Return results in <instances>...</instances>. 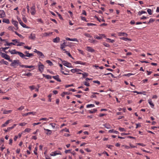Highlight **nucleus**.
I'll return each instance as SVG.
<instances>
[{
	"label": "nucleus",
	"mask_w": 159,
	"mask_h": 159,
	"mask_svg": "<svg viewBox=\"0 0 159 159\" xmlns=\"http://www.w3.org/2000/svg\"><path fill=\"white\" fill-rule=\"evenodd\" d=\"M19 53L20 54V56L22 58H24L25 59H27L28 58L26 57H30L33 56V54L30 53L28 51H25V54H24L21 52V53Z\"/></svg>",
	"instance_id": "f257e3e1"
},
{
	"label": "nucleus",
	"mask_w": 159,
	"mask_h": 159,
	"mask_svg": "<svg viewBox=\"0 0 159 159\" xmlns=\"http://www.w3.org/2000/svg\"><path fill=\"white\" fill-rule=\"evenodd\" d=\"M38 70L41 73H42L44 69V66L40 62L38 63Z\"/></svg>",
	"instance_id": "f03ea898"
},
{
	"label": "nucleus",
	"mask_w": 159,
	"mask_h": 159,
	"mask_svg": "<svg viewBox=\"0 0 159 159\" xmlns=\"http://www.w3.org/2000/svg\"><path fill=\"white\" fill-rule=\"evenodd\" d=\"M1 56L5 59L8 60L9 61H11L12 60L10 59V57L7 54L2 52L0 53Z\"/></svg>",
	"instance_id": "7ed1b4c3"
},
{
	"label": "nucleus",
	"mask_w": 159,
	"mask_h": 159,
	"mask_svg": "<svg viewBox=\"0 0 159 159\" xmlns=\"http://www.w3.org/2000/svg\"><path fill=\"white\" fill-rule=\"evenodd\" d=\"M12 63L10 65L11 66L16 67L19 63V61L18 60H14L12 61Z\"/></svg>",
	"instance_id": "20e7f679"
},
{
	"label": "nucleus",
	"mask_w": 159,
	"mask_h": 159,
	"mask_svg": "<svg viewBox=\"0 0 159 159\" xmlns=\"http://www.w3.org/2000/svg\"><path fill=\"white\" fill-rule=\"evenodd\" d=\"M30 13L32 15H34L36 12L35 10V5H33L32 7L30 8Z\"/></svg>",
	"instance_id": "39448f33"
},
{
	"label": "nucleus",
	"mask_w": 159,
	"mask_h": 159,
	"mask_svg": "<svg viewBox=\"0 0 159 159\" xmlns=\"http://www.w3.org/2000/svg\"><path fill=\"white\" fill-rule=\"evenodd\" d=\"M62 63L64 66L67 67H72V66L71 64L67 61H63L62 62Z\"/></svg>",
	"instance_id": "423d86ee"
},
{
	"label": "nucleus",
	"mask_w": 159,
	"mask_h": 159,
	"mask_svg": "<svg viewBox=\"0 0 159 159\" xmlns=\"http://www.w3.org/2000/svg\"><path fill=\"white\" fill-rule=\"evenodd\" d=\"M61 152L59 151H56L52 152L50 155L52 156H55L57 155H61Z\"/></svg>",
	"instance_id": "0eeeda50"
},
{
	"label": "nucleus",
	"mask_w": 159,
	"mask_h": 159,
	"mask_svg": "<svg viewBox=\"0 0 159 159\" xmlns=\"http://www.w3.org/2000/svg\"><path fill=\"white\" fill-rule=\"evenodd\" d=\"M91 80V79L86 78L85 79V81L83 82V84L87 86H89L90 84L88 82L89 81Z\"/></svg>",
	"instance_id": "6e6552de"
},
{
	"label": "nucleus",
	"mask_w": 159,
	"mask_h": 159,
	"mask_svg": "<svg viewBox=\"0 0 159 159\" xmlns=\"http://www.w3.org/2000/svg\"><path fill=\"white\" fill-rule=\"evenodd\" d=\"M9 52L11 54H18L19 56L20 54L19 53H21L20 52L17 51L15 49L9 50Z\"/></svg>",
	"instance_id": "1a4fd4ad"
},
{
	"label": "nucleus",
	"mask_w": 159,
	"mask_h": 159,
	"mask_svg": "<svg viewBox=\"0 0 159 159\" xmlns=\"http://www.w3.org/2000/svg\"><path fill=\"white\" fill-rule=\"evenodd\" d=\"M11 22L12 24L14 25V26L16 27V28L17 30L18 29V22L16 20H14L13 19H12L11 20Z\"/></svg>",
	"instance_id": "9d476101"
},
{
	"label": "nucleus",
	"mask_w": 159,
	"mask_h": 159,
	"mask_svg": "<svg viewBox=\"0 0 159 159\" xmlns=\"http://www.w3.org/2000/svg\"><path fill=\"white\" fill-rule=\"evenodd\" d=\"M36 112H30L27 113L23 114H22V115L23 116H26L30 114H32L33 115H35L36 114Z\"/></svg>",
	"instance_id": "9b49d317"
},
{
	"label": "nucleus",
	"mask_w": 159,
	"mask_h": 159,
	"mask_svg": "<svg viewBox=\"0 0 159 159\" xmlns=\"http://www.w3.org/2000/svg\"><path fill=\"white\" fill-rule=\"evenodd\" d=\"M86 49L88 52H94V50L91 47H86Z\"/></svg>",
	"instance_id": "f8f14e48"
},
{
	"label": "nucleus",
	"mask_w": 159,
	"mask_h": 159,
	"mask_svg": "<svg viewBox=\"0 0 159 159\" xmlns=\"http://www.w3.org/2000/svg\"><path fill=\"white\" fill-rule=\"evenodd\" d=\"M5 14L3 10H0V17L2 18L5 17Z\"/></svg>",
	"instance_id": "ddd939ff"
},
{
	"label": "nucleus",
	"mask_w": 159,
	"mask_h": 159,
	"mask_svg": "<svg viewBox=\"0 0 159 159\" xmlns=\"http://www.w3.org/2000/svg\"><path fill=\"white\" fill-rule=\"evenodd\" d=\"M37 54L38 55V56L40 58H43L44 57V56L42 53V52L39 51L38 52Z\"/></svg>",
	"instance_id": "4468645a"
},
{
	"label": "nucleus",
	"mask_w": 159,
	"mask_h": 159,
	"mask_svg": "<svg viewBox=\"0 0 159 159\" xmlns=\"http://www.w3.org/2000/svg\"><path fill=\"white\" fill-rule=\"evenodd\" d=\"M35 35L34 34H31L29 37V38L30 39L34 40L35 39Z\"/></svg>",
	"instance_id": "2eb2a0df"
},
{
	"label": "nucleus",
	"mask_w": 159,
	"mask_h": 159,
	"mask_svg": "<svg viewBox=\"0 0 159 159\" xmlns=\"http://www.w3.org/2000/svg\"><path fill=\"white\" fill-rule=\"evenodd\" d=\"M11 120H7L4 124L2 125L1 127H3L6 126L7 125L10 123V121Z\"/></svg>",
	"instance_id": "dca6fc26"
},
{
	"label": "nucleus",
	"mask_w": 159,
	"mask_h": 159,
	"mask_svg": "<svg viewBox=\"0 0 159 159\" xmlns=\"http://www.w3.org/2000/svg\"><path fill=\"white\" fill-rule=\"evenodd\" d=\"M52 77L55 80H57V81L60 82L61 81V80L59 78V76L58 75H57L55 76H52Z\"/></svg>",
	"instance_id": "f3484780"
},
{
	"label": "nucleus",
	"mask_w": 159,
	"mask_h": 159,
	"mask_svg": "<svg viewBox=\"0 0 159 159\" xmlns=\"http://www.w3.org/2000/svg\"><path fill=\"white\" fill-rule=\"evenodd\" d=\"M148 103L149 104L151 107H153L154 106V105L152 103V101L151 99H149L148 100Z\"/></svg>",
	"instance_id": "a211bd4d"
},
{
	"label": "nucleus",
	"mask_w": 159,
	"mask_h": 159,
	"mask_svg": "<svg viewBox=\"0 0 159 159\" xmlns=\"http://www.w3.org/2000/svg\"><path fill=\"white\" fill-rule=\"evenodd\" d=\"M60 41V38L58 37H56L53 40V41L54 43H57L59 42Z\"/></svg>",
	"instance_id": "6ab92c4d"
},
{
	"label": "nucleus",
	"mask_w": 159,
	"mask_h": 159,
	"mask_svg": "<svg viewBox=\"0 0 159 159\" xmlns=\"http://www.w3.org/2000/svg\"><path fill=\"white\" fill-rule=\"evenodd\" d=\"M118 35L119 36H127V34L125 33H122V32H120L118 34Z\"/></svg>",
	"instance_id": "aec40b11"
},
{
	"label": "nucleus",
	"mask_w": 159,
	"mask_h": 159,
	"mask_svg": "<svg viewBox=\"0 0 159 159\" xmlns=\"http://www.w3.org/2000/svg\"><path fill=\"white\" fill-rule=\"evenodd\" d=\"M82 74V79L83 78H86V77L88 76V74L86 73H80V75Z\"/></svg>",
	"instance_id": "412c9836"
},
{
	"label": "nucleus",
	"mask_w": 159,
	"mask_h": 159,
	"mask_svg": "<svg viewBox=\"0 0 159 159\" xmlns=\"http://www.w3.org/2000/svg\"><path fill=\"white\" fill-rule=\"evenodd\" d=\"M66 45L65 44V43L64 42L63 44L61 45V48L63 51H65L66 50L64 49Z\"/></svg>",
	"instance_id": "4be33fe9"
},
{
	"label": "nucleus",
	"mask_w": 159,
	"mask_h": 159,
	"mask_svg": "<svg viewBox=\"0 0 159 159\" xmlns=\"http://www.w3.org/2000/svg\"><path fill=\"white\" fill-rule=\"evenodd\" d=\"M44 130L48 132L46 133V134L47 135H50L52 134V131L51 130H50L49 129H46L45 128H44Z\"/></svg>",
	"instance_id": "5701e85b"
},
{
	"label": "nucleus",
	"mask_w": 159,
	"mask_h": 159,
	"mask_svg": "<svg viewBox=\"0 0 159 159\" xmlns=\"http://www.w3.org/2000/svg\"><path fill=\"white\" fill-rule=\"evenodd\" d=\"M19 23L21 25L23 28L28 29L30 28L29 27L26 26V25L25 24H24L22 21H20V23Z\"/></svg>",
	"instance_id": "b1692460"
},
{
	"label": "nucleus",
	"mask_w": 159,
	"mask_h": 159,
	"mask_svg": "<svg viewBox=\"0 0 159 159\" xmlns=\"http://www.w3.org/2000/svg\"><path fill=\"white\" fill-rule=\"evenodd\" d=\"M109 132L111 133H115L116 134H118L119 133V132L118 131H116V130H114L113 129L109 130Z\"/></svg>",
	"instance_id": "393cba45"
},
{
	"label": "nucleus",
	"mask_w": 159,
	"mask_h": 159,
	"mask_svg": "<svg viewBox=\"0 0 159 159\" xmlns=\"http://www.w3.org/2000/svg\"><path fill=\"white\" fill-rule=\"evenodd\" d=\"M89 41L90 43H93L94 44L96 43L97 42V40L91 39H89Z\"/></svg>",
	"instance_id": "a878e982"
},
{
	"label": "nucleus",
	"mask_w": 159,
	"mask_h": 159,
	"mask_svg": "<svg viewBox=\"0 0 159 159\" xmlns=\"http://www.w3.org/2000/svg\"><path fill=\"white\" fill-rule=\"evenodd\" d=\"M120 39H122L125 41H131V40L130 39L128 38H126L122 37L120 38Z\"/></svg>",
	"instance_id": "bb28decb"
},
{
	"label": "nucleus",
	"mask_w": 159,
	"mask_h": 159,
	"mask_svg": "<svg viewBox=\"0 0 159 159\" xmlns=\"http://www.w3.org/2000/svg\"><path fill=\"white\" fill-rule=\"evenodd\" d=\"M2 22L7 24H9L10 23L9 20L7 19H4L2 20Z\"/></svg>",
	"instance_id": "cd10ccee"
},
{
	"label": "nucleus",
	"mask_w": 159,
	"mask_h": 159,
	"mask_svg": "<svg viewBox=\"0 0 159 159\" xmlns=\"http://www.w3.org/2000/svg\"><path fill=\"white\" fill-rule=\"evenodd\" d=\"M71 72L73 73L77 72L78 73L79 71V70L78 69H71Z\"/></svg>",
	"instance_id": "c85d7f7f"
},
{
	"label": "nucleus",
	"mask_w": 159,
	"mask_h": 159,
	"mask_svg": "<svg viewBox=\"0 0 159 159\" xmlns=\"http://www.w3.org/2000/svg\"><path fill=\"white\" fill-rule=\"evenodd\" d=\"M12 111V110H5L3 111V113L4 114H7L9 113H10Z\"/></svg>",
	"instance_id": "c756f323"
},
{
	"label": "nucleus",
	"mask_w": 159,
	"mask_h": 159,
	"mask_svg": "<svg viewBox=\"0 0 159 159\" xmlns=\"http://www.w3.org/2000/svg\"><path fill=\"white\" fill-rule=\"evenodd\" d=\"M12 41L14 42V43H14L15 44H13V45H16V44H16L17 43V44L19 42L16 39H13L12 40Z\"/></svg>",
	"instance_id": "7c9ffc66"
},
{
	"label": "nucleus",
	"mask_w": 159,
	"mask_h": 159,
	"mask_svg": "<svg viewBox=\"0 0 159 159\" xmlns=\"http://www.w3.org/2000/svg\"><path fill=\"white\" fill-rule=\"evenodd\" d=\"M25 44L24 43L21 42H18V43L16 44V45L18 46H22Z\"/></svg>",
	"instance_id": "2f4dec72"
},
{
	"label": "nucleus",
	"mask_w": 159,
	"mask_h": 159,
	"mask_svg": "<svg viewBox=\"0 0 159 159\" xmlns=\"http://www.w3.org/2000/svg\"><path fill=\"white\" fill-rule=\"evenodd\" d=\"M6 43L4 44V45L5 46H10L11 45L15 44L14 43H9L7 41H6Z\"/></svg>",
	"instance_id": "473e14b6"
},
{
	"label": "nucleus",
	"mask_w": 159,
	"mask_h": 159,
	"mask_svg": "<svg viewBox=\"0 0 159 159\" xmlns=\"http://www.w3.org/2000/svg\"><path fill=\"white\" fill-rule=\"evenodd\" d=\"M97 111V110L96 109H94L92 110H89V112L90 113H95Z\"/></svg>",
	"instance_id": "72a5a7b5"
},
{
	"label": "nucleus",
	"mask_w": 159,
	"mask_h": 159,
	"mask_svg": "<svg viewBox=\"0 0 159 159\" xmlns=\"http://www.w3.org/2000/svg\"><path fill=\"white\" fill-rule=\"evenodd\" d=\"M143 13H146V12L145 11H139L138 13V14L139 16H141L142 14Z\"/></svg>",
	"instance_id": "f704fd0d"
},
{
	"label": "nucleus",
	"mask_w": 159,
	"mask_h": 159,
	"mask_svg": "<svg viewBox=\"0 0 159 159\" xmlns=\"http://www.w3.org/2000/svg\"><path fill=\"white\" fill-rule=\"evenodd\" d=\"M31 130V129L29 128H26L24 131H23V133L25 132H27L28 133L30 132Z\"/></svg>",
	"instance_id": "c9c22d12"
},
{
	"label": "nucleus",
	"mask_w": 159,
	"mask_h": 159,
	"mask_svg": "<svg viewBox=\"0 0 159 159\" xmlns=\"http://www.w3.org/2000/svg\"><path fill=\"white\" fill-rule=\"evenodd\" d=\"M94 38L95 39H101V37L100 36V35L99 36L97 35H95L94 36Z\"/></svg>",
	"instance_id": "e433bc0d"
},
{
	"label": "nucleus",
	"mask_w": 159,
	"mask_h": 159,
	"mask_svg": "<svg viewBox=\"0 0 159 159\" xmlns=\"http://www.w3.org/2000/svg\"><path fill=\"white\" fill-rule=\"evenodd\" d=\"M94 107L95 106L93 104H88L86 106L87 108L93 107Z\"/></svg>",
	"instance_id": "4c0bfd02"
},
{
	"label": "nucleus",
	"mask_w": 159,
	"mask_h": 159,
	"mask_svg": "<svg viewBox=\"0 0 159 159\" xmlns=\"http://www.w3.org/2000/svg\"><path fill=\"white\" fill-rule=\"evenodd\" d=\"M46 62L48 63L50 66H51L53 65V64L52 63V62L49 60H47L46 61Z\"/></svg>",
	"instance_id": "58836bf2"
},
{
	"label": "nucleus",
	"mask_w": 159,
	"mask_h": 159,
	"mask_svg": "<svg viewBox=\"0 0 159 159\" xmlns=\"http://www.w3.org/2000/svg\"><path fill=\"white\" fill-rule=\"evenodd\" d=\"M9 30L14 31L15 29V28L13 26H9L8 27V29Z\"/></svg>",
	"instance_id": "ea45409f"
},
{
	"label": "nucleus",
	"mask_w": 159,
	"mask_h": 159,
	"mask_svg": "<svg viewBox=\"0 0 159 159\" xmlns=\"http://www.w3.org/2000/svg\"><path fill=\"white\" fill-rule=\"evenodd\" d=\"M147 11L148 13V14L150 15H151L152 14V11L151 9H148L147 10Z\"/></svg>",
	"instance_id": "a19ab883"
},
{
	"label": "nucleus",
	"mask_w": 159,
	"mask_h": 159,
	"mask_svg": "<svg viewBox=\"0 0 159 159\" xmlns=\"http://www.w3.org/2000/svg\"><path fill=\"white\" fill-rule=\"evenodd\" d=\"M16 125V124H14L12 126L9 127L7 128V129H13Z\"/></svg>",
	"instance_id": "79ce46f5"
},
{
	"label": "nucleus",
	"mask_w": 159,
	"mask_h": 159,
	"mask_svg": "<svg viewBox=\"0 0 159 159\" xmlns=\"http://www.w3.org/2000/svg\"><path fill=\"white\" fill-rule=\"evenodd\" d=\"M51 34H52V33H45L43 34V36H48Z\"/></svg>",
	"instance_id": "37998d69"
},
{
	"label": "nucleus",
	"mask_w": 159,
	"mask_h": 159,
	"mask_svg": "<svg viewBox=\"0 0 159 159\" xmlns=\"http://www.w3.org/2000/svg\"><path fill=\"white\" fill-rule=\"evenodd\" d=\"M15 34L17 35L18 36H19L20 38L23 39L24 37H23L21 34H19L18 33H17L16 32H15Z\"/></svg>",
	"instance_id": "c03bdc74"
},
{
	"label": "nucleus",
	"mask_w": 159,
	"mask_h": 159,
	"mask_svg": "<svg viewBox=\"0 0 159 159\" xmlns=\"http://www.w3.org/2000/svg\"><path fill=\"white\" fill-rule=\"evenodd\" d=\"M24 75L27 76H30L32 75V74L30 72L26 74H25L23 75Z\"/></svg>",
	"instance_id": "a18cd8bd"
},
{
	"label": "nucleus",
	"mask_w": 159,
	"mask_h": 159,
	"mask_svg": "<svg viewBox=\"0 0 159 159\" xmlns=\"http://www.w3.org/2000/svg\"><path fill=\"white\" fill-rule=\"evenodd\" d=\"M9 48V47H6L5 48H1L2 50L4 52H5L6 53V52L5 51V50L8 49Z\"/></svg>",
	"instance_id": "49530a36"
},
{
	"label": "nucleus",
	"mask_w": 159,
	"mask_h": 159,
	"mask_svg": "<svg viewBox=\"0 0 159 159\" xmlns=\"http://www.w3.org/2000/svg\"><path fill=\"white\" fill-rule=\"evenodd\" d=\"M27 124V123L25 122L21 123L19 124V125L21 126H25Z\"/></svg>",
	"instance_id": "de8ad7c7"
},
{
	"label": "nucleus",
	"mask_w": 159,
	"mask_h": 159,
	"mask_svg": "<svg viewBox=\"0 0 159 159\" xmlns=\"http://www.w3.org/2000/svg\"><path fill=\"white\" fill-rule=\"evenodd\" d=\"M80 17L81 18V19L82 20L85 21L86 22L88 21L86 19V18L85 17L81 16H80Z\"/></svg>",
	"instance_id": "09e8293b"
},
{
	"label": "nucleus",
	"mask_w": 159,
	"mask_h": 159,
	"mask_svg": "<svg viewBox=\"0 0 159 159\" xmlns=\"http://www.w3.org/2000/svg\"><path fill=\"white\" fill-rule=\"evenodd\" d=\"M107 39L109 41L108 42H111V43H113L115 41L114 40H113V39L111 40V39H109V38H107Z\"/></svg>",
	"instance_id": "8fccbe9b"
},
{
	"label": "nucleus",
	"mask_w": 159,
	"mask_h": 159,
	"mask_svg": "<svg viewBox=\"0 0 159 159\" xmlns=\"http://www.w3.org/2000/svg\"><path fill=\"white\" fill-rule=\"evenodd\" d=\"M103 44L105 47L108 48L110 47V45L109 44L106 43H104Z\"/></svg>",
	"instance_id": "3c124183"
},
{
	"label": "nucleus",
	"mask_w": 159,
	"mask_h": 159,
	"mask_svg": "<svg viewBox=\"0 0 159 159\" xmlns=\"http://www.w3.org/2000/svg\"><path fill=\"white\" fill-rule=\"evenodd\" d=\"M22 19L23 21L25 23H26L27 21V19L25 18V16H23Z\"/></svg>",
	"instance_id": "603ef678"
},
{
	"label": "nucleus",
	"mask_w": 159,
	"mask_h": 159,
	"mask_svg": "<svg viewBox=\"0 0 159 159\" xmlns=\"http://www.w3.org/2000/svg\"><path fill=\"white\" fill-rule=\"evenodd\" d=\"M29 87L31 90H32L35 89V86L34 85L30 86Z\"/></svg>",
	"instance_id": "864d4df0"
},
{
	"label": "nucleus",
	"mask_w": 159,
	"mask_h": 159,
	"mask_svg": "<svg viewBox=\"0 0 159 159\" xmlns=\"http://www.w3.org/2000/svg\"><path fill=\"white\" fill-rule=\"evenodd\" d=\"M119 129L120 131H121V132L125 131V129L124 128L120 127L119 128Z\"/></svg>",
	"instance_id": "5fc2aeb1"
},
{
	"label": "nucleus",
	"mask_w": 159,
	"mask_h": 159,
	"mask_svg": "<svg viewBox=\"0 0 159 159\" xmlns=\"http://www.w3.org/2000/svg\"><path fill=\"white\" fill-rule=\"evenodd\" d=\"M37 149H38V148H37V147H36L35 148V149H34V153L35 155H37Z\"/></svg>",
	"instance_id": "6e6d98bb"
},
{
	"label": "nucleus",
	"mask_w": 159,
	"mask_h": 159,
	"mask_svg": "<svg viewBox=\"0 0 159 159\" xmlns=\"http://www.w3.org/2000/svg\"><path fill=\"white\" fill-rule=\"evenodd\" d=\"M87 24L88 26L96 25V24L91 23H87Z\"/></svg>",
	"instance_id": "4d7b16f0"
},
{
	"label": "nucleus",
	"mask_w": 159,
	"mask_h": 159,
	"mask_svg": "<svg viewBox=\"0 0 159 159\" xmlns=\"http://www.w3.org/2000/svg\"><path fill=\"white\" fill-rule=\"evenodd\" d=\"M24 108V107L23 106H21L17 109V110L20 111H21Z\"/></svg>",
	"instance_id": "13d9d810"
},
{
	"label": "nucleus",
	"mask_w": 159,
	"mask_h": 159,
	"mask_svg": "<svg viewBox=\"0 0 159 159\" xmlns=\"http://www.w3.org/2000/svg\"><path fill=\"white\" fill-rule=\"evenodd\" d=\"M65 51V52L67 55H68L69 57L72 58V56H71V55L70 54L69 52H68L67 51H66V50Z\"/></svg>",
	"instance_id": "bf43d9fd"
},
{
	"label": "nucleus",
	"mask_w": 159,
	"mask_h": 159,
	"mask_svg": "<svg viewBox=\"0 0 159 159\" xmlns=\"http://www.w3.org/2000/svg\"><path fill=\"white\" fill-rule=\"evenodd\" d=\"M45 77L48 79H51L52 78V77L48 75H46L45 76Z\"/></svg>",
	"instance_id": "052dcab7"
},
{
	"label": "nucleus",
	"mask_w": 159,
	"mask_h": 159,
	"mask_svg": "<svg viewBox=\"0 0 159 159\" xmlns=\"http://www.w3.org/2000/svg\"><path fill=\"white\" fill-rule=\"evenodd\" d=\"M82 15L86 16V12L85 10H83L82 13L81 14Z\"/></svg>",
	"instance_id": "680f3d73"
},
{
	"label": "nucleus",
	"mask_w": 159,
	"mask_h": 159,
	"mask_svg": "<svg viewBox=\"0 0 159 159\" xmlns=\"http://www.w3.org/2000/svg\"><path fill=\"white\" fill-rule=\"evenodd\" d=\"M50 125L52 127L53 129H54L55 128V125H56L54 123H50Z\"/></svg>",
	"instance_id": "e2e57ef3"
},
{
	"label": "nucleus",
	"mask_w": 159,
	"mask_h": 159,
	"mask_svg": "<svg viewBox=\"0 0 159 159\" xmlns=\"http://www.w3.org/2000/svg\"><path fill=\"white\" fill-rule=\"evenodd\" d=\"M84 35H85V36H86L88 37H91V35L89 34H88V33H85V34H84Z\"/></svg>",
	"instance_id": "0e129e2a"
},
{
	"label": "nucleus",
	"mask_w": 159,
	"mask_h": 159,
	"mask_svg": "<svg viewBox=\"0 0 159 159\" xmlns=\"http://www.w3.org/2000/svg\"><path fill=\"white\" fill-rule=\"evenodd\" d=\"M93 82L94 83H97L99 84H100V81H99L98 80H94V81H93Z\"/></svg>",
	"instance_id": "69168bd1"
},
{
	"label": "nucleus",
	"mask_w": 159,
	"mask_h": 159,
	"mask_svg": "<svg viewBox=\"0 0 159 159\" xmlns=\"http://www.w3.org/2000/svg\"><path fill=\"white\" fill-rule=\"evenodd\" d=\"M87 64H88V63L86 62H83L81 61H80V65H87Z\"/></svg>",
	"instance_id": "338daca9"
},
{
	"label": "nucleus",
	"mask_w": 159,
	"mask_h": 159,
	"mask_svg": "<svg viewBox=\"0 0 159 159\" xmlns=\"http://www.w3.org/2000/svg\"><path fill=\"white\" fill-rule=\"evenodd\" d=\"M2 62L3 63V64H5L6 65H8V63L6 61L3 60V61H2Z\"/></svg>",
	"instance_id": "774afa93"
}]
</instances>
